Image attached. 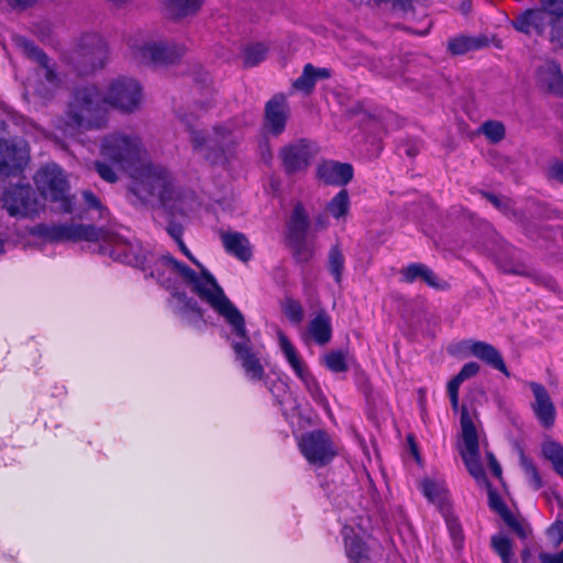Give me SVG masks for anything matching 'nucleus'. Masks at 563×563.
Here are the masks:
<instances>
[{
    "mask_svg": "<svg viewBox=\"0 0 563 563\" xmlns=\"http://www.w3.org/2000/svg\"><path fill=\"white\" fill-rule=\"evenodd\" d=\"M479 131L492 143H498L505 137V126L499 121H486L481 125Z\"/></svg>",
    "mask_w": 563,
    "mask_h": 563,
    "instance_id": "obj_44",
    "label": "nucleus"
},
{
    "mask_svg": "<svg viewBox=\"0 0 563 563\" xmlns=\"http://www.w3.org/2000/svg\"><path fill=\"white\" fill-rule=\"evenodd\" d=\"M34 184L40 195L47 200L59 203L63 213H75L77 210L69 195V183L65 172L56 163H47L41 166L33 176Z\"/></svg>",
    "mask_w": 563,
    "mask_h": 563,
    "instance_id": "obj_7",
    "label": "nucleus"
},
{
    "mask_svg": "<svg viewBox=\"0 0 563 563\" xmlns=\"http://www.w3.org/2000/svg\"><path fill=\"white\" fill-rule=\"evenodd\" d=\"M551 27V42L560 47H563V12L552 15Z\"/></svg>",
    "mask_w": 563,
    "mask_h": 563,
    "instance_id": "obj_46",
    "label": "nucleus"
},
{
    "mask_svg": "<svg viewBox=\"0 0 563 563\" xmlns=\"http://www.w3.org/2000/svg\"><path fill=\"white\" fill-rule=\"evenodd\" d=\"M295 245V257L299 262H308L313 256V251L306 244V241L301 243H292Z\"/></svg>",
    "mask_w": 563,
    "mask_h": 563,
    "instance_id": "obj_49",
    "label": "nucleus"
},
{
    "mask_svg": "<svg viewBox=\"0 0 563 563\" xmlns=\"http://www.w3.org/2000/svg\"><path fill=\"white\" fill-rule=\"evenodd\" d=\"M443 516L453 544L456 549H460L464 540L462 526L459 519L453 514H451L449 509L443 508Z\"/></svg>",
    "mask_w": 563,
    "mask_h": 563,
    "instance_id": "obj_41",
    "label": "nucleus"
},
{
    "mask_svg": "<svg viewBox=\"0 0 563 563\" xmlns=\"http://www.w3.org/2000/svg\"><path fill=\"white\" fill-rule=\"evenodd\" d=\"M317 154V145L309 140L301 139L285 145L279 152V157L285 173L294 175L307 170Z\"/></svg>",
    "mask_w": 563,
    "mask_h": 563,
    "instance_id": "obj_17",
    "label": "nucleus"
},
{
    "mask_svg": "<svg viewBox=\"0 0 563 563\" xmlns=\"http://www.w3.org/2000/svg\"><path fill=\"white\" fill-rule=\"evenodd\" d=\"M375 3H387L391 2L394 7H399L401 9H407L411 5V0H373Z\"/></svg>",
    "mask_w": 563,
    "mask_h": 563,
    "instance_id": "obj_60",
    "label": "nucleus"
},
{
    "mask_svg": "<svg viewBox=\"0 0 563 563\" xmlns=\"http://www.w3.org/2000/svg\"><path fill=\"white\" fill-rule=\"evenodd\" d=\"M30 162V148L24 139L0 140V175L21 173Z\"/></svg>",
    "mask_w": 563,
    "mask_h": 563,
    "instance_id": "obj_16",
    "label": "nucleus"
},
{
    "mask_svg": "<svg viewBox=\"0 0 563 563\" xmlns=\"http://www.w3.org/2000/svg\"><path fill=\"white\" fill-rule=\"evenodd\" d=\"M528 385L534 397L531 402L534 417L543 428H552L555 422L556 410L549 391L543 385L536 382H529Z\"/></svg>",
    "mask_w": 563,
    "mask_h": 563,
    "instance_id": "obj_18",
    "label": "nucleus"
},
{
    "mask_svg": "<svg viewBox=\"0 0 563 563\" xmlns=\"http://www.w3.org/2000/svg\"><path fill=\"white\" fill-rule=\"evenodd\" d=\"M283 311L288 321L292 324H300L303 320V308L298 300L286 298L283 303Z\"/></svg>",
    "mask_w": 563,
    "mask_h": 563,
    "instance_id": "obj_43",
    "label": "nucleus"
},
{
    "mask_svg": "<svg viewBox=\"0 0 563 563\" xmlns=\"http://www.w3.org/2000/svg\"><path fill=\"white\" fill-rule=\"evenodd\" d=\"M298 445L308 463L317 467L329 464L336 455V449L330 435L323 430L303 433Z\"/></svg>",
    "mask_w": 563,
    "mask_h": 563,
    "instance_id": "obj_13",
    "label": "nucleus"
},
{
    "mask_svg": "<svg viewBox=\"0 0 563 563\" xmlns=\"http://www.w3.org/2000/svg\"><path fill=\"white\" fill-rule=\"evenodd\" d=\"M313 65L307 64L303 67L302 74L294 81L292 86L299 91L310 93L316 85L313 79Z\"/></svg>",
    "mask_w": 563,
    "mask_h": 563,
    "instance_id": "obj_45",
    "label": "nucleus"
},
{
    "mask_svg": "<svg viewBox=\"0 0 563 563\" xmlns=\"http://www.w3.org/2000/svg\"><path fill=\"white\" fill-rule=\"evenodd\" d=\"M520 465L525 472L529 485L534 490H539L543 486V481L539 474L537 466L529 457L525 455L523 451H520Z\"/></svg>",
    "mask_w": 563,
    "mask_h": 563,
    "instance_id": "obj_40",
    "label": "nucleus"
},
{
    "mask_svg": "<svg viewBox=\"0 0 563 563\" xmlns=\"http://www.w3.org/2000/svg\"><path fill=\"white\" fill-rule=\"evenodd\" d=\"M235 312H229L230 318H222L231 328L233 339L231 346L234 352V360L242 368L245 378L252 383H263L274 394L275 382L267 380L263 366L264 347L255 345L247 335L245 319L238 307L232 302Z\"/></svg>",
    "mask_w": 563,
    "mask_h": 563,
    "instance_id": "obj_4",
    "label": "nucleus"
},
{
    "mask_svg": "<svg viewBox=\"0 0 563 563\" xmlns=\"http://www.w3.org/2000/svg\"><path fill=\"white\" fill-rule=\"evenodd\" d=\"M37 0H7L9 8L13 10H25L32 7Z\"/></svg>",
    "mask_w": 563,
    "mask_h": 563,
    "instance_id": "obj_54",
    "label": "nucleus"
},
{
    "mask_svg": "<svg viewBox=\"0 0 563 563\" xmlns=\"http://www.w3.org/2000/svg\"><path fill=\"white\" fill-rule=\"evenodd\" d=\"M311 74L313 75V79L316 82L319 79H328L332 76L331 69L327 67L317 68L313 66V71Z\"/></svg>",
    "mask_w": 563,
    "mask_h": 563,
    "instance_id": "obj_56",
    "label": "nucleus"
},
{
    "mask_svg": "<svg viewBox=\"0 0 563 563\" xmlns=\"http://www.w3.org/2000/svg\"><path fill=\"white\" fill-rule=\"evenodd\" d=\"M185 51L181 44L151 38L135 46L133 54L143 64L161 66L176 63Z\"/></svg>",
    "mask_w": 563,
    "mask_h": 563,
    "instance_id": "obj_11",
    "label": "nucleus"
},
{
    "mask_svg": "<svg viewBox=\"0 0 563 563\" xmlns=\"http://www.w3.org/2000/svg\"><path fill=\"white\" fill-rule=\"evenodd\" d=\"M288 104L284 95H275L265 104L264 126L273 135L285 131L288 120Z\"/></svg>",
    "mask_w": 563,
    "mask_h": 563,
    "instance_id": "obj_19",
    "label": "nucleus"
},
{
    "mask_svg": "<svg viewBox=\"0 0 563 563\" xmlns=\"http://www.w3.org/2000/svg\"><path fill=\"white\" fill-rule=\"evenodd\" d=\"M166 231L176 243L183 240L184 228L181 224L170 221L166 227Z\"/></svg>",
    "mask_w": 563,
    "mask_h": 563,
    "instance_id": "obj_51",
    "label": "nucleus"
},
{
    "mask_svg": "<svg viewBox=\"0 0 563 563\" xmlns=\"http://www.w3.org/2000/svg\"><path fill=\"white\" fill-rule=\"evenodd\" d=\"M522 563H538V561L531 555L528 550L522 551L521 553Z\"/></svg>",
    "mask_w": 563,
    "mask_h": 563,
    "instance_id": "obj_62",
    "label": "nucleus"
},
{
    "mask_svg": "<svg viewBox=\"0 0 563 563\" xmlns=\"http://www.w3.org/2000/svg\"><path fill=\"white\" fill-rule=\"evenodd\" d=\"M500 268L503 272L519 276H529L530 275V267L526 265L522 262H509V261H503L499 263Z\"/></svg>",
    "mask_w": 563,
    "mask_h": 563,
    "instance_id": "obj_47",
    "label": "nucleus"
},
{
    "mask_svg": "<svg viewBox=\"0 0 563 563\" xmlns=\"http://www.w3.org/2000/svg\"><path fill=\"white\" fill-rule=\"evenodd\" d=\"M342 536L350 563H372L368 556V549L360 531H356L353 526L345 525L342 528Z\"/></svg>",
    "mask_w": 563,
    "mask_h": 563,
    "instance_id": "obj_22",
    "label": "nucleus"
},
{
    "mask_svg": "<svg viewBox=\"0 0 563 563\" xmlns=\"http://www.w3.org/2000/svg\"><path fill=\"white\" fill-rule=\"evenodd\" d=\"M147 271L151 277L155 278L162 287L170 292L167 300L169 309L187 324L199 323L203 318V311L194 298L188 297L184 291H179V280L188 285L191 291L209 305L219 317L230 318L229 312H235L232 308V301L207 269H202L198 274L187 265L176 261L172 255L166 254L158 258L153 256Z\"/></svg>",
    "mask_w": 563,
    "mask_h": 563,
    "instance_id": "obj_2",
    "label": "nucleus"
},
{
    "mask_svg": "<svg viewBox=\"0 0 563 563\" xmlns=\"http://www.w3.org/2000/svg\"><path fill=\"white\" fill-rule=\"evenodd\" d=\"M487 456H488V460H489V466H490L492 473L496 477H500V475H501V467H500L499 463L497 462V460L495 459L494 454L493 453H487Z\"/></svg>",
    "mask_w": 563,
    "mask_h": 563,
    "instance_id": "obj_59",
    "label": "nucleus"
},
{
    "mask_svg": "<svg viewBox=\"0 0 563 563\" xmlns=\"http://www.w3.org/2000/svg\"><path fill=\"white\" fill-rule=\"evenodd\" d=\"M177 245L179 247V250L183 252V254L189 258L194 264H196L198 267L202 269H205L201 264L198 262V260L191 254V252L188 250V247L186 246V244L184 243L183 240H180V242H177Z\"/></svg>",
    "mask_w": 563,
    "mask_h": 563,
    "instance_id": "obj_58",
    "label": "nucleus"
},
{
    "mask_svg": "<svg viewBox=\"0 0 563 563\" xmlns=\"http://www.w3.org/2000/svg\"><path fill=\"white\" fill-rule=\"evenodd\" d=\"M203 0H165L164 10L168 18L178 20L196 14Z\"/></svg>",
    "mask_w": 563,
    "mask_h": 563,
    "instance_id": "obj_30",
    "label": "nucleus"
},
{
    "mask_svg": "<svg viewBox=\"0 0 563 563\" xmlns=\"http://www.w3.org/2000/svg\"><path fill=\"white\" fill-rule=\"evenodd\" d=\"M399 151L409 157H415L419 153V147L415 143H404L399 146Z\"/></svg>",
    "mask_w": 563,
    "mask_h": 563,
    "instance_id": "obj_57",
    "label": "nucleus"
},
{
    "mask_svg": "<svg viewBox=\"0 0 563 563\" xmlns=\"http://www.w3.org/2000/svg\"><path fill=\"white\" fill-rule=\"evenodd\" d=\"M14 43L26 57L37 63L44 69V76L48 87L46 88L44 87V84H41L34 88V93L44 100H49L53 98L55 90L59 87L60 80L55 69L49 66L47 55L32 41L24 36H15Z\"/></svg>",
    "mask_w": 563,
    "mask_h": 563,
    "instance_id": "obj_14",
    "label": "nucleus"
},
{
    "mask_svg": "<svg viewBox=\"0 0 563 563\" xmlns=\"http://www.w3.org/2000/svg\"><path fill=\"white\" fill-rule=\"evenodd\" d=\"M27 232L44 243L88 242L100 234L95 225L75 223H38Z\"/></svg>",
    "mask_w": 563,
    "mask_h": 563,
    "instance_id": "obj_9",
    "label": "nucleus"
},
{
    "mask_svg": "<svg viewBox=\"0 0 563 563\" xmlns=\"http://www.w3.org/2000/svg\"><path fill=\"white\" fill-rule=\"evenodd\" d=\"M540 563H563V549L559 552H540L538 555Z\"/></svg>",
    "mask_w": 563,
    "mask_h": 563,
    "instance_id": "obj_50",
    "label": "nucleus"
},
{
    "mask_svg": "<svg viewBox=\"0 0 563 563\" xmlns=\"http://www.w3.org/2000/svg\"><path fill=\"white\" fill-rule=\"evenodd\" d=\"M542 9H530L519 14L512 22V26L525 34L541 35L552 22L553 14L563 12V0H541Z\"/></svg>",
    "mask_w": 563,
    "mask_h": 563,
    "instance_id": "obj_12",
    "label": "nucleus"
},
{
    "mask_svg": "<svg viewBox=\"0 0 563 563\" xmlns=\"http://www.w3.org/2000/svg\"><path fill=\"white\" fill-rule=\"evenodd\" d=\"M2 208L12 218L35 219L44 211L45 205L30 185H14L5 189Z\"/></svg>",
    "mask_w": 563,
    "mask_h": 563,
    "instance_id": "obj_10",
    "label": "nucleus"
},
{
    "mask_svg": "<svg viewBox=\"0 0 563 563\" xmlns=\"http://www.w3.org/2000/svg\"><path fill=\"white\" fill-rule=\"evenodd\" d=\"M345 258L339 245H333L328 254V269L334 282L340 285L343 278Z\"/></svg>",
    "mask_w": 563,
    "mask_h": 563,
    "instance_id": "obj_35",
    "label": "nucleus"
},
{
    "mask_svg": "<svg viewBox=\"0 0 563 563\" xmlns=\"http://www.w3.org/2000/svg\"><path fill=\"white\" fill-rule=\"evenodd\" d=\"M294 374L297 376L298 379L303 384L306 390L310 395V397L313 399V401L323 407L324 409H329V402L323 394L320 384L318 383L317 378L312 375L310 372L308 365L302 360L299 364H297L295 367L291 368Z\"/></svg>",
    "mask_w": 563,
    "mask_h": 563,
    "instance_id": "obj_23",
    "label": "nucleus"
},
{
    "mask_svg": "<svg viewBox=\"0 0 563 563\" xmlns=\"http://www.w3.org/2000/svg\"><path fill=\"white\" fill-rule=\"evenodd\" d=\"M539 81L551 93L563 95V76L559 65L552 60L545 62L538 69Z\"/></svg>",
    "mask_w": 563,
    "mask_h": 563,
    "instance_id": "obj_28",
    "label": "nucleus"
},
{
    "mask_svg": "<svg viewBox=\"0 0 563 563\" xmlns=\"http://www.w3.org/2000/svg\"><path fill=\"white\" fill-rule=\"evenodd\" d=\"M551 176L563 183V162L554 164L550 169Z\"/></svg>",
    "mask_w": 563,
    "mask_h": 563,
    "instance_id": "obj_61",
    "label": "nucleus"
},
{
    "mask_svg": "<svg viewBox=\"0 0 563 563\" xmlns=\"http://www.w3.org/2000/svg\"><path fill=\"white\" fill-rule=\"evenodd\" d=\"M489 506L498 515L508 508L501 498L494 493H489Z\"/></svg>",
    "mask_w": 563,
    "mask_h": 563,
    "instance_id": "obj_53",
    "label": "nucleus"
},
{
    "mask_svg": "<svg viewBox=\"0 0 563 563\" xmlns=\"http://www.w3.org/2000/svg\"><path fill=\"white\" fill-rule=\"evenodd\" d=\"M277 338L278 345L283 356L285 357L290 368L295 367L303 358L301 357L296 346L291 343V341L287 338V335L284 332L279 331L277 333Z\"/></svg>",
    "mask_w": 563,
    "mask_h": 563,
    "instance_id": "obj_38",
    "label": "nucleus"
},
{
    "mask_svg": "<svg viewBox=\"0 0 563 563\" xmlns=\"http://www.w3.org/2000/svg\"><path fill=\"white\" fill-rule=\"evenodd\" d=\"M317 177L327 185L345 186L353 178V167L349 163L323 161L317 167Z\"/></svg>",
    "mask_w": 563,
    "mask_h": 563,
    "instance_id": "obj_21",
    "label": "nucleus"
},
{
    "mask_svg": "<svg viewBox=\"0 0 563 563\" xmlns=\"http://www.w3.org/2000/svg\"><path fill=\"white\" fill-rule=\"evenodd\" d=\"M462 344L473 356L501 372L504 375L509 376L503 355L494 345L474 340L464 341Z\"/></svg>",
    "mask_w": 563,
    "mask_h": 563,
    "instance_id": "obj_20",
    "label": "nucleus"
},
{
    "mask_svg": "<svg viewBox=\"0 0 563 563\" xmlns=\"http://www.w3.org/2000/svg\"><path fill=\"white\" fill-rule=\"evenodd\" d=\"M479 372V365L468 362L462 366L460 372L448 383V395L453 410L459 409V389L461 384L475 376Z\"/></svg>",
    "mask_w": 563,
    "mask_h": 563,
    "instance_id": "obj_29",
    "label": "nucleus"
},
{
    "mask_svg": "<svg viewBox=\"0 0 563 563\" xmlns=\"http://www.w3.org/2000/svg\"><path fill=\"white\" fill-rule=\"evenodd\" d=\"M100 233L89 242L96 243L97 252L113 261L147 272L153 254L146 252L137 240H128L117 232L97 228Z\"/></svg>",
    "mask_w": 563,
    "mask_h": 563,
    "instance_id": "obj_5",
    "label": "nucleus"
},
{
    "mask_svg": "<svg viewBox=\"0 0 563 563\" xmlns=\"http://www.w3.org/2000/svg\"><path fill=\"white\" fill-rule=\"evenodd\" d=\"M81 199L85 205L86 212H96L97 213L96 218L100 219V220L108 218L109 211H108L107 207H104L102 205L99 197L97 195H95L92 191L82 190Z\"/></svg>",
    "mask_w": 563,
    "mask_h": 563,
    "instance_id": "obj_39",
    "label": "nucleus"
},
{
    "mask_svg": "<svg viewBox=\"0 0 563 563\" xmlns=\"http://www.w3.org/2000/svg\"><path fill=\"white\" fill-rule=\"evenodd\" d=\"M487 45L484 36L459 35L448 42V49L453 55H463L471 51L479 49Z\"/></svg>",
    "mask_w": 563,
    "mask_h": 563,
    "instance_id": "obj_31",
    "label": "nucleus"
},
{
    "mask_svg": "<svg viewBox=\"0 0 563 563\" xmlns=\"http://www.w3.org/2000/svg\"><path fill=\"white\" fill-rule=\"evenodd\" d=\"M221 242L227 253L235 256L242 262H247L252 257V247L247 236L241 232H222Z\"/></svg>",
    "mask_w": 563,
    "mask_h": 563,
    "instance_id": "obj_24",
    "label": "nucleus"
},
{
    "mask_svg": "<svg viewBox=\"0 0 563 563\" xmlns=\"http://www.w3.org/2000/svg\"><path fill=\"white\" fill-rule=\"evenodd\" d=\"M488 201H490L498 210L506 212L508 209L507 201L501 200L499 197L493 194H484Z\"/></svg>",
    "mask_w": 563,
    "mask_h": 563,
    "instance_id": "obj_55",
    "label": "nucleus"
},
{
    "mask_svg": "<svg viewBox=\"0 0 563 563\" xmlns=\"http://www.w3.org/2000/svg\"><path fill=\"white\" fill-rule=\"evenodd\" d=\"M329 213L336 220L346 216L350 210V197L346 189H341L327 206Z\"/></svg>",
    "mask_w": 563,
    "mask_h": 563,
    "instance_id": "obj_36",
    "label": "nucleus"
},
{
    "mask_svg": "<svg viewBox=\"0 0 563 563\" xmlns=\"http://www.w3.org/2000/svg\"><path fill=\"white\" fill-rule=\"evenodd\" d=\"M499 516L503 518L506 525L515 517L508 508L500 512Z\"/></svg>",
    "mask_w": 563,
    "mask_h": 563,
    "instance_id": "obj_63",
    "label": "nucleus"
},
{
    "mask_svg": "<svg viewBox=\"0 0 563 563\" xmlns=\"http://www.w3.org/2000/svg\"><path fill=\"white\" fill-rule=\"evenodd\" d=\"M307 334L318 345H325L332 339V322L329 313L321 309L309 321L307 327Z\"/></svg>",
    "mask_w": 563,
    "mask_h": 563,
    "instance_id": "obj_26",
    "label": "nucleus"
},
{
    "mask_svg": "<svg viewBox=\"0 0 563 563\" xmlns=\"http://www.w3.org/2000/svg\"><path fill=\"white\" fill-rule=\"evenodd\" d=\"M267 47L262 43L247 46L244 49V65L254 67L266 58Z\"/></svg>",
    "mask_w": 563,
    "mask_h": 563,
    "instance_id": "obj_42",
    "label": "nucleus"
},
{
    "mask_svg": "<svg viewBox=\"0 0 563 563\" xmlns=\"http://www.w3.org/2000/svg\"><path fill=\"white\" fill-rule=\"evenodd\" d=\"M5 243H7V240L3 238H0V255L5 252Z\"/></svg>",
    "mask_w": 563,
    "mask_h": 563,
    "instance_id": "obj_64",
    "label": "nucleus"
},
{
    "mask_svg": "<svg viewBox=\"0 0 563 563\" xmlns=\"http://www.w3.org/2000/svg\"><path fill=\"white\" fill-rule=\"evenodd\" d=\"M423 496L431 503L443 506L445 501V489L442 483L424 478L420 483Z\"/></svg>",
    "mask_w": 563,
    "mask_h": 563,
    "instance_id": "obj_34",
    "label": "nucleus"
},
{
    "mask_svg": "<svg viewBox=\"0 0 563 563\" xmlns=\"http://www.w3.org/2000/svg\"><path fill=\"white\" fill-rule=\"evenodd\" d=\"M309 227L308 214L302 203L298 202L294 207L290 219L287 224L288 238L292 243L306 241Z\"/></svg>",
    "mask_w": 563,
    "mask_h": 563,
    "instance_id": "obj_27",
    "label": "nucleus"
},
{
    "mask_svg": "<svg viewBox=\"0 0 563 563\" xmlns=\"http://www.w3.org/2000/svg\"><path fill=\"white\" fill-rule=\"evenodd\" d=\"M547 536L553 545L558 547L563 541V521L555 520L547 530Z\"/></svg>",
    "mask_w": 563,
    "mask_h": 563,
    "instance_id": "obj_48",
    "label": "nucleus"
},
{
    "mask_svg": "<svg viewBox=\"0 0 563 563\" xmlns=\"http://www.w3.org/2000/svg\"><path fill=\"white\" fill-rule=\"evenodd\" d=\"M142 98L141 85L130 77L112 80L106 93L96 85L77 87L71 92L64 126L60 129L69 135L80 131L102 130L108 124V107L131 113L139 109Z\"/></svg>",
    "mask_w": 563,
    "mask_h": 563,
    "instance_id": "obj_3",
    "label": "nucleus"
},
{
    "mask_svg": "<svg viewBox=\"0 0 563 563\" xmlns=\"http://www.w3.org/2000/svg\"><path fill=\"white\" fill-rule=\"evenodd\" d=\"M542 454L551 462L555 473L563 478V445L556 441H545L542 444Z\"/></svg>",
    "mask_w": 563,
    "mask_h": 563,
    "instance_id": "obj_32",
    "label": "nucleus"
},
{
    "mask_svg": "<svg viewBox=\"0 0 563 563\" xmlns=\"http://www.w3.org/2000/svg\"><path fill=\"white\" fill-rule=\"evenodd\" d=\"M324 366L332 373L349 371L347 354L341 350L330 351L322 357Z\"/></svg>",
    "mask_w": 563,
    "mask_h": 563,
    "instance_id": "obj_37",
    "label": "nucleus"
},
{
    "mask_svg": "<svg viewBox=\"0 0 563 563\" xmlns=\"http://www.w3.org/2000/svg\"><path fill=\"white\" fill-rule=\"evenodd\" d=\"M462 440L464 449L461 455L470 474L478 479L484 478V470L479 460V445L476 427L466 408L461 412Z\"/></svg>",
    "mask_w": 563,
    "mask_h": 563,
    "instance_id": "obj_15",
    "label": "nucleus"
},
{
    "mask_svg": "<svg viewBox=\"0 0 563 563\" xmlns=\"http://www.w3.org/2000/svg\"><path fill=\"white\" fill-rule=\"evenodd\" d=\"M490 544L493 550L498 554L503 563H517L511 540L498 533L492 537Z\"/></svg>",
    "mask_w": 563,
    "mask_h": 563,
    "instance_id": "obj_33",
    "label": "nucleus"
},
{
    "mask_svg": "<svg viewBox=\"0 0 563 563\" xmlns=\"http://www.w3.org/2000/svg\"><path fill=\"white\" fill-rule=\"evenodd\" d=\"M188 126L194 151L211 164H224L240 140L230 124L216 126L212 135L195 130L189 123Z\"/></svg>",
    "mask_w": 563,
    "mask_h": 563,
    "instance_id": "obj_6",
    "label": "nucleus"
},
{
    "mask_svg": "<svg viewBox=\"0 0 563 563\" xmlns=\"http://www.w3.org/2000/svg\"><path fill=\"white\" fill-rule=\"evenodd\" d=\"M402 280L413 283L417 279L423 280L428 286L434 289H445L448 284L440 280L435 273L422 263H411L401 269Z\"/></svg>",
    "mask_w": 563,
    "mask_h": 563,
    "instance_id": "obj_25",
    "label": "nucleus"
},
{
    "mask_svg": "<svg viewBox=\"0 0 563 563\" xmlns=\"http://www.w3.org/2000/svg\"><path fill=\"white\" fill-rule=\"evenodd\" d=\"M507 526L520 538V539H526L527 538V530L525 528V526L522 525V522L517 519L516 517H514V519H511Z\"/></svg>",
    "mask_w": 563,
    "mask_h": 563,
    "instance_id": "obj_52",
    "label": "nucleus"
},
{
    "mask_svg": "<svg viewBox=\"0 0 563 563\" xmlns=\"http://www.w3.org/2000/svg\"><path fill=\"white\" fill-rule=\"evenodd\" d=\"M93 168L102 180L111 184L118 181L119 173H129L132 177L129 199L133 205L157 199L173 216H185L191 208L192 192L176 187L166 167L146 163V150L134 132L119 130L103 135Z\"/></svg>",
    "mask_w": 563,
    "mask_h": 563,
    "instance_id": "obj_1",
    "label": "nucleus"
},
{
    "mask_svg": "<svg viewBox=\"0 0 563 563\" xmlns=\"http://www.w3.org/2000/svg\"><path fill=\"white\" fill-rule=\"evenodd\" d=\"M108 57L104 40L97 33H86L78 38L66 62L79 76H85L102 68Z\"/></svg>",
    "mask_w": 563,
    "mask_h": 563,
    "instance_id": "obj_8",
    "label": "nucleus"
}]
</instances>
